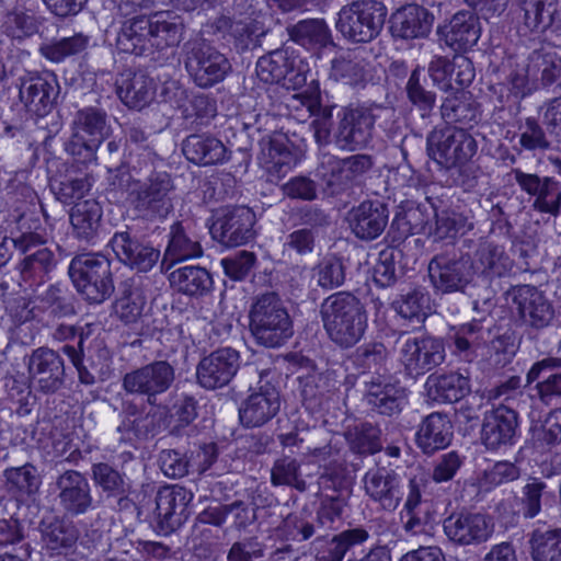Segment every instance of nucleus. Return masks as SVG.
<instances>
[{
  "mask_svg": "<svg viewBox=\"0 0 561 561\" xmlns=\"http://www.w3.org/2000/svg\"><path fill=\"white\" fill-rule=\"evenodd\" d=\"M320 316L328 336L342 348L356 345L368 327L364 305L350 291H337L324 298Z\"/></svg>",
  "mask_w": 561,
  "mask_h": 561,
  "instance_id": "obj_1",
  "label": "nucleus"
},
{
  "mask_svg": "<svg viewBox=\"0 0 561 561\" xmlns=\"http://www.w3.org/2000/svg\"><path fill=\"white\" fill-rule=\"evenodd\" d=\"M174 192L175 185L168 172L152 171L145 179L127 181L125 203L137 218L162 220L173 210Z\"/></svg>",
  "mask_w": 561,
  "mask_h": 561,
  "instance_id": "obj_2",
  "label": "nucleus"
},
{
  "mask_svg": "<svg viewBox=\"0 0 561 561\" xmlns=\"http://www.w3.org/2000/svg\"><path fill=\"white\" fill-rule=\"evenodd\" d=\"M107 113L102 107L85 106L72 116L70 137L64 142L66 153L78 167L95 164L98 150L107 137Z\"/></svg>",
  "mask_w": 561,
  "mask_h": 561,
  "instance_id": "obj_3",
  "label": "nucleus"
},
{
  "mask_svg": "<svg viewBox=\"0 0 561 561\" xmlns=\"http://www.w3.org/2000/svg\"><path fill=\"white\" fill-rule=\"evenodd\" d=\"M46 229L25 227L23 231L13 232L14 250L23 257L18 264L22 279L30 286H39L49 279L50 273L58 264L56 252L47 245Z\"/></svg>",
  "mask_w": 561,
  "mask_h": 561,
  "instance_id": "obj_4",
  "label": "nucleus"
},
{
  "mask_svg": "<svg viewBox=\"0 0 561 561\" xmlns=\"http://www.w3.org/2000/svg\"><path fill=\"white\" fill-rule=\"evenodd\" d=\"M250 330L256 342L279 347L293 335V322L282 299L275 293L259 295L250 310Z\"/></svg>",
  "mask_w": 561,
  "mask_h": 561,
  "instance_id": "obj_5",
  "label": "nucleus"
},
{
  "mask_svg": "<svg viewBox=\"0 0 561 561\" xmlns=\"http://www.w3.org/2000/svg\"><path fill=\"white\" fill-rule=\"evenodd\" d=\"M427 153L442 169L465 170L477 154L478 142L463 127H435L426 138Z\"/></svg>",
  "mask_w": 561,
  "mask_h": 561,
  "instance_id": "obj_6",
  "label": "nucleus"
},
{
  "mask_svg": "<svg viewBox=\"0 0 561 561\" xmlns=\"http://www.w3.org/2000/svg\"><path fill=\"white\" fill-rule=\"evenodd\" d=\"M387 107L379 104H348L337 112L333 141L341 150L354 151L366 147L374 136L375 123Z\"/></svg>",
  "mask_w": 561,
  "mask_h": 561,
  "instance_id": "obj_7",
  "label": "nucleus"
},
{
  "mask_svg": "<svg viewBox=\"0 0 561 561\" xmlns=\"http://www.w3.org/2000/svg\"><path fill=\"white\" fill-rule=\"evenodd\" d=\"M387 14L380 0H353L341 8L336 28L354 43H369L380 34Z\"/></svg>",
  "mask_w": 561,
  "mask_h": 561,
  "instance_id": "obj_8",
  "label": "nucleus"
},
{
  "mask_svg": "<svg viewBox=\"0 0 561 561\" xmlns=\"http://www.w3.org/2000/svg\"><path fill=\"white\" fill-rule=\"evenodd\" d=\"M373 167L374 158L370 154L339 158L330 152H320L316 175L330 195H340L359 184Z\"/></svg>",
  "mask_w": 561,
  "mask_h": 561,
  "instance_id": "obj_9",
  "label": "nucleus"
},
{
  "mask_svg": "<svg viewBox=\"0 0 561 561\" xmlns=\"http://www.w3.org/2000/svg\"><path fill=\"white\" fill-rule=\"evenodd\" d=\"M69 275L77 290L90 302L101 304L114 291L110 260L96 253L75 256Z\"/></svg>",
  "mask_w": 561,
  "mask_h": 561,
  "instance_id": "obj_10",
  "label": "nucleus"
},
{
  "mask_svg": "<svg viewBox=\"0 0 561 561\" xmlns=\"http://www.w3.org/2000/svg\"><path fill=\"white\" fill-rule=\"evenodd\" d=\"M184 66L193 82L202 89L222 82L231 71L229 59L204 41L186 44Z\"/></svg>",
  "mask_w": 561,
  "mask_h": 561,
  "instance_id": "obj_11",
  "label": "nucleus"
},
{
  "mask_svg": "<svg viewBox=\"0 0 561 561\" xmlns=\"http://www.w3.org/2000/svg\"><path fill=\"white\" fill-rule=\"evenodd\" d=\"M427 270L433 288L440 294L465 291L472 278L469 256L455 245L436 253Z\"/></svg>",
  "mask_w": 561,
  "mask_h": 561,
  "instance_id": "obj_12",
  "label": "nucleus"
},
{
  "mask_svg": "<svg viewBox=\"0 0 561 561\" xmlns=\"http://www.w3.org/2000/svg\"><path fill=\"white\" fill-rule=\"evenodd\" d=\"M175 380V369L167 360H154L123 375L122 389L129 396L144 398L156 405L159 396L165 393Z\"/></svg>",
  "mask_w": 561,
  "mask_h": 561,
  "instance_id": "obj_13",
  "label": "nucleus"
},
{
  "mask_svg": "<svg viewBox=\"0 0 561 561\" xmlns=\"http://www.w3.org/2000/svg\"><path fill=\"white\" fill-rule=\"evenodd\" d=\"M400 362L405 373L416 378L423 376L445 360V345L442 339L431 335L400 336Z\"/></svg>",
  "mask_w": 561,
  "mask_h": 561,
  "instance_id": "obj_14",
  "label": "nucleus"
},
{
  "mask_svg": "<svg viewBox=\"0 0 561 561\" xmlns=\"http://www.w3.org/2000/svg\"><path fill=\"white\" fill-rule=\"evenodd\" d=\"M519 438V415L507 404L500 403L483 415L480 440L490 451L506 450Z\"/></svg>",
  "mask_w": 561,
  "mask_h": 561,
  "instance_id": "obj_15",
  "label": "nucleus"
},
{
  "mask_svg": "<svg viewBox=\"0 0 561 561\" xmlns=\"http://www.w3.org/2000/svg\"><path fill=\"white\" fill-rule=\"evenodd\" d=\"M19 98L27 112L45 116L54 108L60 92L51 71H28L19 78Z\"/></svg>",
  "mask_w": 561,
  "mask_h": 561,
  "instance_id": "obj_16",
  "label": "nucleus"
},
{
  "mask_svg": "<svg viewBox=\"0 0 561 561\" xmlns=\"http://www.w3.org/2000/svg\"><path fill=\"white\" fill-rule=\"evenodd\" d=\"M193 493L179 484L161 486L154 497L153 522L158 533L169 535L188 518Z\"/></svg>",
  "mask_w": 561,
  "mask_h": 561,
  "instance_id": "obj_17",
  "label": "nucleus"
},
{
  "mask_svg": "<svg viewBox=\"0 0 561 561\" xmlns=\"http://www.w3.org/2000/svg\"><path fill=\"white\" fill-rule=\"evenodd\" d=\"M55 489L57 500L65 515L77 517L96 507L92 488L88 478L78 470L68 469L57 476Z\"/></svg>",
  "mask_w": 561,
  "mask_h": 561,
  "instance_id": "obj_18",
  "label": "nucleus"
},
{
  "mask_svg": "<svg viewBox=\"0 0 561 561\" xmlns=\"http://www.w3.org/2000/svg\"><path fill=\"white\" fill-rule=\"evenodd\" d=\"M241 366L240 353L229 346L219 347L201 358L196 366V381L205 390L227 387Z\"/></svg>",
  "mask_w": 561,
  "mask_h": 561,
  "instance_id": "obj_19",
  "label": "nucleus"
},
{
  "mask_svg": "<svg viewBox=\"0 0 561 561\" xmlns=\"http://www.w3.org/2000/svg\"><path fill=\"white\" fill-rule=\"evenodd\" d=\"M26 365L37 391L53 394L65 386V360L57 351L47 346L37 347L32 351Z\"/></svg>",
  "mask_w": 561,
  "mask_h": 561,
  "instance_id": "obj_20",
  "label": "nucleus"
},
{
  "mask_svg": "<svg viewBox=\"0 0 561 561\" xmlns=\"http://www.w3.org/2000/svg\"><path fill=\"white\" fill-rule=\"evenodd\" d=\"M27 173L20 172L9 181L8 204L12 209L11 216L15 221L14 231H23L25 227L33 230V227L43 228L38 217V208L42 205L35 190L27 183Z\"/></svg>",
  "mask_w": 561,
  "mask_h": 561,
  "instance_id": "obj_21",
  "label": "nucleus"
},
{
  "mask_svg": "<svg viewBox=\"0 0 561 561\" xmlns=\"http://www.w3.org/2000/svg\"><path fill=\"white\" fill-rule=\"evenodd\" d=\"M110 245L117 260L138 273H147L157 265L160 251L133 233L129 229L116 231Z\"/></svg>",
  "mask_w": 561,
  "mask_h": 561,
  "instance_id": "obj_22",
  "label": "nucleus"
},
{
  "mask_svg": "<svg viewBox=\"0 0 561 561\" xmlns=\"http://www.w3.org/2000/svg\"><path fill=\"white\" fill-rule=\"evenodd\" d=\"M122 421L117 426L121 440L131 443L154 437L160 432V416L152 409L135 399H124L121 404Z\"/></svg>",
  "mask_w": 561,
  "mask_h": 561,
  "instance_id": "obj_23",
  "label": "nucleus"
},
{
  "mask_svg": "<svg viewBox=\"0 0 561 561\" xmlns=\"http://www.w3.org/2000/svg\"><path fill=\"white\" fill-rule=\"evenodd\" d=\"M497 82L492 87L499 103L503 106L510 102H517L530 94L531 80H536L526 61L518 62L517 59L508 57L503 60L496 70Z\"/></svg>",
  "mask_w": 561,
  "mask_h": 561,
  "instance_id": "obj_24",
  "label": "nucleus"
},
{
  "mask_svg": "<svg viewBox=\"0 0 561 561\" xmlns=\"http://www.w3.org/2000/svg\"><path fill=\"white\" fill-rule=\"evenodd\" d=\"M279 409L278 390L272 383L265 382L256 389H250V394L239 407V420L247 428L261 427L274 419Z\"/></svg>",
  "mask_w": 561,
  "mask_h": 561,
  "instance_id": "obj_25",
  "label": "nucleus"
},
{
  "mask_svg": "<svg viewBox=\"0 0 561 561\" xmlns=\"http://www.w3.org/2000/svg\"><path fill=\"white\" fill-rule=\"evenodd\" d=\"M443 527L450 541L463 547L484 543L493 534V524L481 513L451 514Z\"/></svg>",
  "mask_w": 561,
  "mask_h": 561,
  "instance_id": "obj_26",
  "label": "nucleus"
},
{
  "mask_svg": "<svg viewBox=\"0 0 561 561\" xmlns=\"http://www.w3.org/2000/svg\"><path fill=\"white\" fill-rule=\"evenodd\" d=\"M519 32L543 33L550 30L561 33L560 0H518Z\"/></svg>",
  "mask_w": 561,
  "mask_h": 561,
  "instance_id": "obj_27",
  "label": "nucleus"
},
{
  "mask_svg": "<svg viewBox=\"0 0 561 561\" xmlns=\"http://www.w3.org/2000/svg\"><path fill=\"white\" fill-rule=\"evenodd\" d=\"M365 494L380 508L393 512L402 501L401 478L392 469L376 467L363 477Z\"/></svg>",
  "mask_w": 561,
  "mask_h": 561,
  "instance_id": "obj_28",
  "label": "nucleus"
},
{
  "mask_svg": "<svg viewBox=\"0 0 561 561\" xmlns=\"http://www.w3.org/2000/svg\"><path fill=\"white\" fill-rule=\"evenodd\" d=\"M255 215L244 206L228 209L213 225L211 232L226 247H239L254 238Z\"/></svg>",
  "mask_w": 561,
  "mask_h": 561,
  "instance_id": "obj_29",
  "label": "nucleus"
},
{
  "mask_svg": "<svg viewBox=\"0 0 561 561\" xmlns=\"http://www.w3.org/2000/svg\"><path fill=\"white\" fill-rule=\"evenodd\" d=\"M389 210L379 201H364L353 207L347 215L352 232L360 240L371 241L378 238L388 225Z\"/></svg>",
  "mask_w": 561,
  "mask_h": 561,
  "instance_id": "obj_30",
  "label": "nucleus"
},
{
  "mask_svg": "<svg viewBox=\"0 0 561 561\" xmlns=\"http://www.w3.org/2000/svg\"><path fill=\"white\" fill-rule=\"evenodd\" d=\"M513 302L522 322L534 329L547 328L554 317L552 305L536 287L524 285L516 289Z\"/></svg>",
  "mask_w": 561,
  "mask_h": 561,
  "instance_id": "obj_31",
  "label": "nucleus"
},
{
  "mask_svg": "<svg viewBox=\"0 0 561 561\" xmlns=\"http://www.w3.org/2000/svg\"><path fill=\"white\" fill-rule=\"evenodd\" d=\"M454 426L446 413L432 412L423 417L415 433V444L424 455L432 456L449 446Z\"/></svg>",
  "mask_w": 561,
  "mask_h": 561,
  "instance_id": "obj_32",
  "label": "nucleus"
},
{
  "mask_svg": "<svg viewBox=\"0 0 561 561\" xmlns=\"http://www.w3.org/2000/svg\"><path fill=\"white\" fill-rule=\"evenodd\" d=\"M366 401L373 411L380 415L394 416L407 404V392L399 382L370 377L366 381Z\"/></svg>",
  "mask_w": 561,
  "mask_h": 561,
  "instance_id": "obj_33",
  "label": "nucleus"
},
{
  "mask_svg": "<svg viewBox=\"0 0 561 561\" xmlns=\"http://www.w3.org/2000/svg\"><path fill=\"white\" fill-rule=\"evenodd\" d=\"M43 549L51 556L71 550L79 538V530L73 522L65 516L48 515L38 524Z\"/></svg>",
  "mask_w": 561,
  "mask_h": 561,
  "instance_id": "obj_34",
  "label": "nucleus"
},
{
  "mask_svg": "<svg viewBox=\"0 0 561 561\" xmlns=\"http://www.w3.org/2000/svg\"><path fill=\"white\" fill-rule=\"evenodd\" d=\"M102 205L94 198L77 202L70 210L71 236L80 242L92 245L102 230Z\"/></svg>",
  "mask_w": 561,
  "mask_h": 561,
  "instance_id": "obj_35",
  "label": "nucleus"
},
{
  "mask_svg": "<svg viewBox=\"0 0 561 561\" xmlns=\"http://www.w3.org/2000/svg\"><path fill=\"white\" fill-rule=\"evenodd\" d=\"M469 264L472 274L488 280L507 275L514 265L504 247L489 240L479 242Z\"/></svg>",
  "mask_w": 561,
  "mask_h": 561,
  "instance_id": "obj_36",
  "label": "nucleus"
},
{
  "mask_svg": "<svg viewBox=\"0 0 561 561\" xmlns=\"http://www.w3.org/2000/svg\"><path fill=\"white\" fill-rule=\"evenodd\" d=\"M492 320L473 319L453 328V353L465 362H472L478 348L488 345L491 337Z\"/></svg>",
  "mask_w": 561,
  "mask_h": 561,
  "instance_id": "obj_37",
  "label": "nucleus"
},
{
  "mask_svg": "<svg viewBox=\"0 0 561 561\" xmlns=\"http://www.w3.org/2000/svg\"><path fill=\"white\" fill-rule=\"evenodd\" d=\"M156 83L142 71H125L116 79V93L129 108L142 110L156 95Z\"/></svg>",
  "mask_w": 561,
  "mask_h": 561,
  "instance_id": "obj_38",
  "label": "nucleus"
},
{
  "mask_svg": "<svg viewBox=\"0 0 561 561\" xmlns=\"http://www.w3.org/2000/svg\"><path fill=\"white\" fill-rule=\"evenodd\" d=\"M369 538V531L363 526L345 529L330 540L317 537L312 542L314 561H343L351 549L364 545Z\"/></svg>",
  "mask_w": 561,
  "mask_h": 561,
  "instance_id": "obj_39",
  "label": "nucleus"
},
{
  "mask_svg": "<svg viewBox=\"0 0 561 561\" xmlns=\"http://www.w3.org/2000/svg\"><path fill=\"white\" fill-rule=\"evenodd\" d=\"M526 445L539 455L561 445V408L552 409L543 419H530Z\"/></svg>",
  "mask_w": 561,
  "mask_h": 561,
  "instance_id": "obj_40",
  "label": "nucleus"
},
{
  "mask_svg": "<svg viewBox=\"0 0 561 561\" xmlns=\"http://www.w3.org/2000/svg\"><path fill=\"white\" fill-rule=\"evenodd\" d=\"M559 368L561 358L548 356L534 363L526 375L527 386L542 379L536 383L535 389L539 400L547 405L561 398V373H554Z\"/></svg>",
  "mask_w": 561,
  "mask_h": 561,
  "instance_id": "obj_41",
  "label": "nucleus"
},
{
  "mask_svg": "<svg viewBox=\"0 0 561 561\" xmlns=\"http://www.w3.org/2000/svg\"><path fill=\"white\" fill-rule=\"evenodd\" d=\"M425 389L434 402L455 403L470 393V378L458 371L432 374L426 379Z\"/></svg>",
  "mask_w": 561,
  "mask_h": 561,
  "instance_id": "obj_42",
  "label": "nucleus"
},
{
  "mask_svg": "<svg viewBox=\"0 0 561 561\" xmlns=\"http://www.w3.org/2000/svg\"><path fill=\"white\" fill-rule=\"evenodd\" d=\"M442 34L447 46L455 51H466L480 38L479 18L470 11H459L442 28Z\"/></svg>",
  "mask_w": 561,
  "mask_h": 561,
  "instance_id": "obj_43",
  "label": "nucleus"
},
{
  "mask_svg": "<svg viewBox=\"0 0 561 561\" xmlns=\"http://www.w3.org/2000/svg\"><path fill=\"white\" fill-rule=\"evenodd\" d=\"M391 32L394 37L413 39L426 36L432 27V15L417 4H408L391 15Z\"/></svg>",
  "mask_w": 561,
  "mask_h": 561,
  "instance_id": "obj_44",
  "label": "nucleus"
},
{
  "mask_svg": "<svg viewBox=\"0 0 561 561\" xmlns=\"http://www.w3.org/2000/svg\"><path fill=\"white\" fill-rule=\"evenodd\" d=\"M149 15H138L123 22L117 34V48L127 54L142 56L152 51Z\"/></svg>",
  "mask_w": 561,
  "mask_h": 561,
  "instance_id": "obj_45",
  "label": "nucleus"
},
{
  "mask_svg": "<svg viewBox=\"0 0 561 561\" xmlns=\"http://www.w3.org/2000/svg\"><path fill=\"white\" fill-rule=\"evenodd\" d=\"M203 248L198 236L191 222L176 221L170 228L169 242L164 252V260L172 263L199 257ZM164 262H162L163 264Z\"/></svg>",
  "mask_w": 561,
  "mask_h": 561,
  "instance_id": "obj_46",
  "label": "nucleus"
},
{
  "mask_svg": "<svg viewBox=\"0 0 561 561\" xmlns=\"http://www.w3.org/2000/svg\"><path fill=\"white\" fill-rule=\"evenodd\" d=\"M439 110L442 118L447 124L472 127L478 124L481 116L479 103L471 93L465 91L445 98Z\"/></svg>",
  "mask_w": 561,
  "mask_h": 561,
  "instance_id": "obj_47",
  "label": "nucleus"
},
{
  "mask_svg": "<svg viewBox=\"0 0 561 561\" xmlns=\"http://www.w3.org/2000/svg\"><path fill=\"white\" fill-rule=\"evenodd\" d=\"M183 153L195 164L210 165L227 160L225 145L215 137L191 135L183 142Z\"/></svg>",
  "mask_w": 561,
  "mask_h": 561,
  "instance_id": "obj_48",
  "label": "nucleus"
},
{
  "mask_svg": "<svg viewBox=\"0 0 561 561\" xmlns=\"http://www.w3.org/2000/svg\"><path fill=\"white\" fill-rule=\"evenodd\" d=\"M141 283L140 276L126 280L123 295L114 304L115 314L125 324H135L144 316L147 297L141 288Z\"/></svg>",
  "mask_w": 561,
  "mask_h": 561,
  "instance_id": "obj_49",
  "label": "nucleus"
},
{
  "mask_svg": "<svg viewBox=\"0 0 561 561\" xmlns=\"http://www.w3.org/2000/svg\"><path fill=\"white\" fill-rule=\"evenodd\" d=\"M169 280L175 290L191 297L206 295L214 283L206 268L194 265H186L171 272Z\"/></svg>",
  "mask_w": 561,
  "mask_h": 561,
  "instance_id": "obj_50",
  "label": "nucleus"
},
{
  "mask_svg": "<svg viewBox=\"0 0 561 561\" xmlns=\"http://www.w3.org/2000/svg\"><path fill=\"white\" fill-rule=\"evenodd\" d=\"M149 23L152 50H163L181 42L184 26L179 16L172 12H159L149 15Z\"/></svg>",
  "mask_w": 561,
  "mask_h": 561,
  "instance_id": "obj_51",
  "label": "nucleus"
},
{
  "mask_svg": "<svg viewBox=\"0 0 561 561\" xmlns=\"http://www.w3.org/2000/svg\"><path fill=\"white\" fill-rule=\"evenodd\" d=\"M293 42L308 50H319L331 43V32L320 19L301 20L287 27Z\"/></svg>",
  "mask_w": 561,
  "mask_h": 561,
  "instance_id": "obj_52",
  "label": "nucleus"
},
{
  "mask_svg": "<svg viewBox=\"0 0 561 561\" xmlns=\"http://www.w3.org/2000/svg\"><path fill=\"white\" fill-rule=\"evenodd\" d=\"M533 77L540 79L543 85H551L561 80V56L551 45L534 49L527 57Z\"/></svg>",
  "mask_w": 561,
  "mask_h": 561,
  "instance_id": "obj_53",
  "label": "nucleus"
},
{
  "mask_svg": "<svg viewBox=\"0 0 561 561\" xmlns=\"http://www.w3.org/2000/svg\"><path fill=\"white\" fill-rule=\"evenodd\" d=\"M260 163L271 176L283 178L297 163L294 151L282 140H271L261 151Z\"/></svg>",
  "mask_w": 561,
  "mask_h": 561,
  "instance_id": "obj_54",
  "label": "nucleus"
},
{
  "mask_svg": "<svg viewBox=\"0 0 561 561\" xmlns=\"http://www.w3.org/2000/svg\"><path fill=\"white\" fill-rule=\"evenodd\" d=\"M350 450L359 456H369L382 449L381 430L377 424L360 422L345 433Z\"/></svg>",
  "mask_w": 561,
  "mask_h": 561,
  "instance_id": "obj_55",
  "label": "nucleus"
},
{
  "mask_svg": "<svg viewBox=\"0 0 561 561\" xmlns=\"http://www.w3.org/2000/svg\"><path fill=\"white\" fill-rule=\"evenodd\" d=\"M291 72L293 56L285 48L272 50L256 62V76L264 83H280Z\"/></svg>",
  "mask_w": 561,
  "mask_h": 561,
  "instance_id": "obj_56",
  "label": "nucleus"
},
{
  "mask_svg": "<svg viewBox=\"0 0 561 561\" xmlns=\"http://www.w3.org/2000/svg\"><path fill=\"white\" fill-rule=\"evenodd\" d=\"M388 351L381 342H369L360 345L351 356V362L360 374H373L382 379L387 371Z\"/></svg>",
  "mask_w": 561,
  "mask_h": 561,
  "instance_id": "obj_57",
  "label": "nucleus"
},
{
  "mask_svg": "<svg viewBox=\"0 0 561 561\" xmlns=\"http://www.w3.org/2000/svg\"><path fill=\"white\" fill-rule=\"evenodd\" d=\"M89 43L90 36L82 32H78L70 36L54 38L48 43L42 44L39 47V54L45 59L58 64L85 51Z\"/></svg>",
  "mask_w": 561,
  "mask_h": 561,
  "instance_id": "obj_58",
  "label": "nucleus"
},
{
  "mask_svg": "<svg viewBox=\"0 0 561 561\" xmlns=\"http://www.w3.org/2000/svg\"><path fill=\"white\" fill-rule=\"evenodd\" d=\"M41 19L27 9H13L2 21V33L12 41L22 43L38 33Z\"/></svg>",
  "mask_w": 561,
  "mask_h": 561,
  "instance_id": "obj_59",
  "label": "nucleus"
},
{
  "mask_svg": "<svg viewBox=\"0 0 561 561\" xmlns=\"http://www.w3.org/2000/svg\"><path fill=\"white\" fill-rule=\"evenodd\" d=\"M547 483L540 478H528L520 489V494L515 496V514L526 519L538 516L542 510V501L548 495Z\"/></svg>",
  "mask_w": 561,
  "mask_h": 561,
  "instance_id": "obj_60",
  "label": "nucleus"
},
{
  "mask_svg": "<svg viewBox=\"0 0 561 561\" xmlns=\"http://www.w3.org/2000/svg\"><path fill=\"white\" fill-rule=\"evenodd\" d=\"M529 546L534 561H561V527L534 529Z\"/></svg>",
  "mask_w": 561,
  "mask_h": 561,
  "instance_id": "obj_61",
  "label": "nucleus"
},
{
  "mask_svg": "<svg viewBox=\"0 0 561 561\" xmlns=\"http://www.w3.org/2000/svg\"><path fill=\"white\" fill-rule=\"evenodd\" d=\"M428 302L427 291L422 287H414L401 294L392 306L402 318L421 323L427 316Z\"/></svg>",
  "mask_w": 561,
  "mask_h": 561,
  "instance_id": "obj_62",
  "label": "nucleus"
},
{
  "mask_svg": "<svg viewBox=\"0 0 561 561\" xmlns=\"http://www.w3.org/2000/svg\"><path fill=\"white\" fill-rule=\"evenodd\" d=\"M426 78H422L420 67L410 75L405 92L410 103L421 113L423 118L431 116L436 105V93L425 88Z\"/></svg>",
  "mask_w": 561,
  "mask_h": 561,
  "instance_id": "obj_63",
  "label": "nucleus"
},
{
  "mask_svg": "<svg viewBox=\"0 0 561 561\" xmlns=\"http://www.w3.org/2000/svg\"><path fill=\"white\" fill-rule=\"evenodd\" d=\"M92 480L94 484L107 495L118 496L123 501V495L127 492L125 474L106 462L93 463L91 467Z\"/></svg>",
  "mask_w": 561,
  "mask_h": 561,
  "instance_id": "obj_64",
  "label": "nucleus"
}]
</instances>
